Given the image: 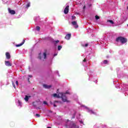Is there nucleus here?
<instances>
[{
    "label": "nucleus",
    "mask_w": 128,
    "mask_h": 128,
    "mask_svg": "<svg viewBox=\"0 0 128 128\" xmlns=\"http://www.w3.org/2000/svg\"><path fill=\"white\" fill-rule=\"evenodd\" d=\"M80 122L81 124H82V121H80Z\"/></svg>",
    "instance_id": "nucleus-34"
},
{
    "label": "nucleus",
    "mask_w": 128,
    "mask_h": 128,
    "mask_svg": "<svg viewBox=\"0 0 128 128\" xmlns=\"http://www.w3.org/2000/svg\"><path fill=\"white\" fill-rule=\"evenodd\" d=\"M30 98V96H26L24 100H26V102H28V98Z\"/></svg>",
    "instance_id": "nucleus-14"
},
{
    "label": "nucleus",
    "mask_w": 128,
    "mask_h": 128,
    "mask_svg": "<svg viewBox=\"0 0 128 128\" xmlns=\"http://www.w3.org/2000/svg\"><path fill=\"white\" fill-rule=\"evenodd\" d=\"M108 22L110 24V26H114V22L112 20H108Z\"/></svg>",
    "instance_id": "nucleus-10"
},
{
    "label": "nucleus",
    "mask_w": 128,
    "mask_h": 128,
    "mask_svg": "<svg viewBox=\"0 0 128 128\" xmlns=\"http://www.w3.org/2000/svg\"><path fill=\"white\" fill-rule=\"evenodd\" d=\"M43 86L45 88H50L52 86L44 84H43Z\"/></svg>",
    "instance_id": "nucleus-13"
},
{
    "label": "nucleus",
    "mask_w": 128,
    "mask_h": 128,
    "mask_svg": "<svg viewBox=\"0 0 128 128\" xmlns=\"http://www.w3.org/2000/svg\"><path fill=\"white\" fill-rule=\"evenodd\" d=\"M24 42H25V40H23V42L21 44L16 45V46H17V47L22 46V44H24Z\"/></svg>",
    "instance_id": "nucleus-15"
},
{
    "label": "nucleus",
    "mask_w": 128,
    "mask_h": 128,
    "mask_svg": "<svg viewBox=\"0 0 128 128\" xmlns=\"http://www.w3.org/2000/svg\"><path fill=\"white\" fill-rule=\"evenodd\" d=\"M44 104H48V102H46V101L44 102Z\"/></svg>",
    "instance_id": "nucleus-29"
},
{
    "label": "nucleus",
    "mask_w": 128,
    "mask_h": 128,
    "mask_svg": "<svg viewBox=\"0 0 128 128\" xmlns=\"http://www.w3.org/2000/svg\"><path fill=\"white\" fill-rule=\"evenodd\" d=\"M86 60V58L84 59V60H83V62H85Z\"/></svg>",
    "instance_id": "nucleus-33"
},
{
    "label": "nucleus",
    "mask_w": 128,
    "mask_h": 128,
    "mask_svg": "<svg viewBox=\"0 0 128 128\" xmlns=\"http://www.w3.org/2000/svg\"><path fill=\"white\" fill-rule=\"evenodd\" d=\"M82 106L83 108H86V111L89 112L90 114H96V112H94V111H92V110L90 109V108L82 105Z\"/></svg>",
    "instance_id": "nucleus-4"
},
{
    "label": "nucleus",
    "mask_w": 128,
    "mask_h": 128,
    "mask_svg": "<svg viewBox=\"0 0 128 128\" xmlns=\"http://www.w3.org/2000/svg\"><path fill=\"white\" fill-rule=\"evenodd\" d=\"M54 106L56 108V104H54Z\"/></svg>",
    "instance_id": "nucleus-31"
},
{
    "label": "nucleus",
    "mask_w": 128,
    "mask_h": 128,
    "mask_svg": "<svg viewBox=\"0 0 128 128\" xmlns=\"http://www.w3.org/2000/svg\"><path fill=\"white\" fill-rule=\"evenodd\" d=\"M82 46L84 48H86V46H88V44H82Z\"/></svg>",
    "instance_id": "nucleus-19"
},
{
    "label": "nucleus",
    "mask_w": 128,
    "mask_h": 128,
    "mask_svg": "<svg viewBox=\"0 0 128 128\" xmlns=\"http://www.w3.org/2000/svg\"><path fill=\"white\" fill-rule=\"evenodd\" d=\"M72 118H74V116H76V111L72 110Z\"/></svg>",
    "instance_id": "nucleus-16"
},
{
    "label": "nucleus",
    "mask_w": 128,
    "mask_h": 128,
    "mask_svg": "<svg viewBox=\"0 0 128 128\" xmlns=\"http://www.w3.org/2000/svg\"><path fill=\"white\" fill-rule=\"evenodd\" d=\"M66 94H68V92H66V93H60L58 94H52V96L54 98H61L64 102H68V98H66Z\"/></svg>",
    "instance_id": "nucleus-1"
},
{
    "label": "nucleus",
    "mask_w": 128,
    "mask_h": 128,
    "mask_svg": "<svg viewBox=\"0 0 128 128\" xmlns=\"http://www.w3.org/2000/svg\"><path fill=\"white\" fill-rule=\"evenodd\" d=\"M36 30H40V26H37L36 27Z\"/></svg>",
    "instance_id": "nucleus-20"
},
{
    "label": "nucleus",
    "mask_w": 128,
    "mask_h": 128,
    "mask_svg": "<svg viewBox=\"0 0 128 128\" xmlns=\"http://www.w3.org/2000/svg\"><path fill=\"white\" fill-rule=\"evenodd\" d=\"M127 26H128V25H127Z\"/></svg>",
    "instance_id": "nucleus-38"
},
{
    "label": "nucleus",
    "mask_w": 128,
    "mask_h": 128,
    "mask_svg": "<svg viewBox=\"0 0 128 128\" xmlns=\"http://www.w3.org/2000/svg\"><path fill=\"white\" fill-rule=\"evenodd\" d=\"M89 80H90V78H89Z\"/></svg>",
    "instance_id": "nucleus-35"
},
{
    "label": "nucleus",
    "mask_w": 128,
    "mask_h": 128,
    "mask_svg": "<svg viewBox=\"0 0 128 128\" xmlns=\"http://www.w3.org/2000/svg\"><path fill=\"white\" fill-rule=\"evenodd\" d=\"M58 56V54H54V56Z\"/></svg>",
    "instance_id": "nucleus-30"
},
{
    "label": "nucleus",
    "mask_w": 128,
    "mask_h": 128,
    "mask_svg": "<svg viewBox=\"0 0 128 128\" xmlns=\"http://www.w3.org/2000/svg\"><path fill=\"white\" fill-rule=\"evenodd\" d=\"M72 24L74 26V28H78V24L76 23V21H74L72 22Z\"/></svg>",
    "instance_id": "nucleus-6"
},
{
    "label": "nucleus",
    "mask_w": 128,
    "mask_h": 128,
    "mask_svg": "<svg viewBox=\"0 0 128 128\" xmlns=\"http://www.w3.org/2000/svg\"><path fill=\"white\" fill-rule=\"evenodd\" d=\"M108 62L106 60H104V64H108Z\"/></svg>",
    "instance_id": "nucleus-21"
},
{
    "label": "nucleus",
    "mask_w": 128,
    "mask_h": 128,
    "mask_svg": "<svg viewBox=\"0 0 128 128\" xmlns=\"http://www.w3.org/2000/svg\"><path fill=\"white\" fill-rule=\"evenodd\" d=\"M56 102H58V101H55V103H56Z\"/></svg>",
    "instance_id": "nucleus-36"
},
{
    "label": "nucleus",
    "mask_w": 128,
    "mask_h": 128,
    "mask_svg": "<svg viewBox=\"0 0 128 128\" xmlns=\"http://www.w3.org/2000/svg\"><path fill=\"white\" fill-rule=\"evenodd\" d=\"M36 116H37V118H40V114H36Z\"/></svg>",
    "instance_id": "nucleus-25"
},
{
    "label": "nucleus",
    "mask_w": 128,
    "mask_h": 128,
    "mask_svg": "<svg viewBox=\"0 0 128 128\" xmlns=\"http://www.w3.org/2000/svg\"><path fill=\"white\" fill-rule=\"evenodd\" d=\"M70 8V6H67L64 10V13L65 14H67L68 13V8Z\"/></svg>",
    "instance_id": "nucleus-7"
},
{
    "label": "nucleus",
    "mask_w": 128,
    "mask_h": 128,
    "mask_svg": "<svg viewBox=\"0 0 128 128\" xmlns=\"http://www.w3.org/2000/svg\"><path fill=\"white\" fill-rule=\"evenodd\" d=\"M5 64L7 66H12V63H10V61H6L5 62Z\"/></svg>",
    "instance_id": "nucleus-8"
},
{
    "label": "nucleus",
    "mask_w": 128,
    "mask_h": 128,
    "mask_svg": "<svg viewBox=\"0 0 128 128\" xmlns=\"http://www.w3.org/2000/svg\"><path fill=\"white\" fill-rule=\"evenodd\" d=\"M116 42H120V43L124 44H126V42H128V40L123 37H118L116 38Z\"/></svg>",
    "instance_id": "nucleus-3"
},
{
    "label": "nucleus",
    "mask_w": 128,
    "mask_h": 128,
    "mask_svg": "<svg viewBox=\"0 0 128 128\" xmlns=\"http://www.w3.org/2000/svg\"><path fill=\"white\" fill-rule=\"evenodd\" d=\"M30 2H28L26 5V8H30Z\"/></svg>",
    "instance_id": "nucleus-17"
},
{
    "label": "nucleus",
    "mask_w": 128,
    "mask_h": 128,
    "mask_svg": "<svg viewBox=\"0 0 128 128\" xmlns=\"http://www.w3.org/2000/svg\"><path fill=\"white\" fill-rule=\"evenodd\" d=\"M12 86H13L14 88H16V85H14V83L13 82H12Z\"/></svg>",
    "instance_id": "nucleus-26"
},
{
    "label": "nucleus",
    "mask_w": 128,
    "mask_h": 128,
    "mask_svg": "<svg viewBox=\"0 0 128 128\" xmlns=\"http://www.w3.org/2000/svg\"><path fill=\"white\" fill-rule=\"evenodd\" d=\"M8 12L10 14H16V12L14 10H11L10 9H8Z\"/></svg>",
    "instance_id": "nucleus-11"
},
{
    "label": "nucleus",
    "mask_w": 128,
    "mask_h": 128,
    "mask_svg": "<svg viewBox=\"0 0 128 128\" xmlns=\"http://www.w3.org/2000/svg\"><path fill=\"white\" fill-rule=\"evenodd\" d=\"M38 58L40 60H46V52H44L43 53V54H40L38 56Z\"/></svg>",
    "instance_id": "nucleus-5"
},
{
    "label": "nucleus",
    "mask_w": 128,
    "mask_h": 128,
    "mask_svg": "<svg viewBox=\"0 0 128 128\" xmlns=\"http://www.w3.org/2000/svg\"><path fill=\"white\" fill-rule=\"evenodd\" d=\"M71 34H68L66 36H65V38L66 40H70V36H71Z\"/></svg>",
    "instance_id": "nucleus-12"
},
{
    "label": "nucleus",
    "mask_w": 128,
    "mask_h": 128,
    "mask_svg": "<svg viewBox=\"0 0 128 128\" xmlns=\"http://www.w3.org/2000/svg\"><path fill=\"white\" fill-rule=\"evenodd\" d=\"M72 19L73 20H76V17H75V16H72Z\"/></svg>",
    "instance_id": "nucleus-24"
},
{
    "label": "nucleus",
    "mask_w": 128,
    "mask_h": 128,
    "mask_svg": "<svg viewBox=\"0 0 128 128\" xmlns=\"http://www.w3.org/2000/svg\"><path fill=\"white\" fill-rule=\"evenodd\" d=\"M96 20H99L100 19V16H95Z\"/></svg>",
    "instance_id": "nucleus-23"
},
{
    "label": "nucleus",
    "mask_w": 128,
    "mask_h": 128,
    "mask_svg": "<svg viewBox=\"0 0 128 128\" xmlns=\"http://www.w3.org/2000/svg\"><path fill=\"white\" fill-rule=\"evenodd\" d=\"M66 128H78V126L74 124L73 122H70L68 120L66 124Z\"/></svg>",
    "instance_id": "nucleus-2"
},
{
    "label": "nucleus",
    "mask_w": 128,
    "mask_h": 128,
    "mask_svg": "<svg viewBox=\"0 0 128 128\" xmlns=\"http://www.w3.org/2000/svg\"><path fill=\"white\" fill-rule=\"evenodd\" d=\"M32 75H29V78H32Z\"/></svg>",
    "instance_id": "nucleus-32"
},
{
    "label": "nucleus",
    "mask_w": 128,
    "mask_h": 128,
    "mask_svg": "<svg viewBox=\"0 0 128 128\" xmlns=\"http://www.w3.org/2000/svg\"><path fill=\"white\" fill-rule=\"evenodd\" d=\"M16 86H18V82L16 81Z\"/></svg>",
    "instance_id": "nucleus-28"
},
{
    "label": "nucleus",
    "mask_w": 128,
    "mask_h": 128,
    "mask_svg": "<svg viewBox=\"0 0 128 128\" xmlns=\"http://www.w3.org/2000/svg\"><path fill=\"white\" fill-rule=\"evenodd\" d=\"M58 50H62V46H58Z\"/></svg>",
    "instance_id": "nucleus-22"
},
{
    "label": "nucleus",
    "mask_w": 128,
    "mask_h": 128,
    "mask_svg": "<svg viewBox=\"0 0 128 128\" xmlns=\"http://www.w3.org/2000/svg\"><path fill=\"white\" fill-rule=\"evenodd\" d=\"M18 106H20V108L22 107V102H20V100H18Z\"/></svg>",
    "instance_id": "nucleus-18"
},
{
    "label": "nucleus",
    "mask_w": 128,
    "mask_h": 128,
    "mask_svg": "<svg viewBox=\"0 0 128 128\" xmlns=\"http://www.w3.org/2000/svg\"><path fill=\"white\" fill-rule=\"evenodd\" d=\"M84 8H85V7L84 6Z\"/></svg>",
    "instance_id": "nucleus-37"
},
{
    "label": "nucleus",
    "mask_w": 128,
    "mask_h": 128,
    "mask_svg": "<svg viewBox=\"0 0 128 128\" xmlns=\"http://www.w3.org/2000/svg\"><path fill=\"white\" fill-rule=\"evenodd\" d=\"M6 58L8 60H10V53H8V52H6Z\"/></svg>",
    "instance_id": "nucleus-9"
},
{
    "label": "nucleus",
    "mask_w": 128,
    "mask_h": 128,
    "mask_svg": "<svg viewBox=\"0 0 128 128\" xmlns=\"http://www.w3.org/2000/svg\"><path fill=\"white\" fill-rule=\"evenodd\" d=\"M60 41L58 40H57L54 42V44H58V42H59Z\"/></svg>",
    "instance_id": "nucleus-27"
}]
</instances>
